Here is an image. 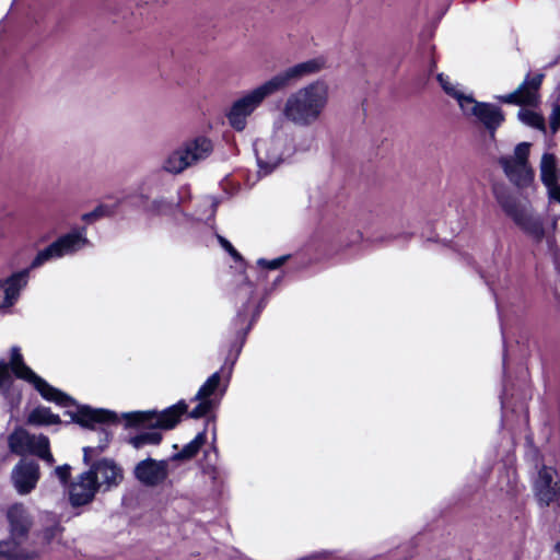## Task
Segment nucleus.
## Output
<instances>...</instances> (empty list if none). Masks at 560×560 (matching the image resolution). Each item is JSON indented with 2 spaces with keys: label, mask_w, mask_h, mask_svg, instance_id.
Returning <instances> with one entry per match:
<instances>
[{
  "label": "nucleus",
  "mask_w": 560,
  "mask_h": 560,
  "mask_svg": "<svg viewBox=\"0 0 560 560\" xmlns=\"http://www.w3.org/2000/svg\"><path fill=\"white\" fill-rule=\"evenodd\" d=\"M325 65L326 61L323 57L308 59L276 73L253 89L244 91L231 103L226 112L229 125L236 131H244L248 118L261 107L267 98L302 79L319 72L325 68Z\"/></svg>",
  "instance_id": "nucleus-1"
},
{
  "label": "nucleus",
  "mask_w": 560,
  "mask_h": 560,
  "mask_svg": "<svg viewBox=\"0 0 560 560\" xmlns=\"http://www.w3.org/2000/svg\"><path fill=\"white\" fill-rule=\"evenodd\" d=\"M328 103V84L320 80L313 81L287 96L281 115L293 126L307 128L322 119Z\"/></svg>",
  "instance_id": "nucleus-2"
},
{
  "label": "nucleus",
  "mask_w": 560,
  "mask_h": 560,
  "mask_svg": "<svg viewBox=\"0 0 560 560\" xmlns=\"http://www.w3.org/2000/svg\"><path fill=\"white\" fill-rule=\"evenodd\" d=\"M288 151V138L282 127H275L271 135L259 138L255 142L258 164L266 172L278 166Z\"/></svg>",
  "instance_id": "nucleus-3"
},
{
  "label": "nucleus",
  "mask_w": 560,
  "mask_h": 560,
  "mask_svg": "<svg viewBox=\"0 0 560 560\" xmlns=\"http://www.w3.org/2000/svg\"><path fill=\"white\" fill-rule=\"evenodd\" d=\"M530 143L517 144L512 154L501 158L500 164L506 176L517 186L528 185L533 177V168L528 162Z\"/></svg>",
  "instance_id": "nucleus-4"
},
{
  "label": "nucleus",
  "mask_w": 560,
  "mask_h": 560,
  "mask_svg": "<svg viewBox=\"0 0 560 560\" xmlns=\"http://www.w3.org/2000/svg\"><path fill=\"white\" fill-rule=\"evenodd\" d=\"M9 447L19 455L34 454L49 464L54 463L48 439L44 435H31L22 428L16 429L9 436Z\"/></svg>",
  "instance_id": "nucleus-5"
},
{
  "label": "nucleus",
  "mask_w": 560,
  "mask_h": 560,
  "mask_svg": "<svg viewBox=\"0 0 560 560\" xmlns=\"http://www.w3.org/2000/svg\"><path fill=\"white\" fill-rule=\"evenodd\" d=\"M11 366L18 377L26 380L27 382L34 384L35 388L40 393V395L45 399L55 401L58 405L66 407L72 404V399L68 395L51 387L43 378L37 376L30 368L24 365V363L22 362L21 354L15 350L13 351L12 354Z\"/></svg>",
  "instance_id": "nucleus-6"
},
{
  "label": "nucleus",
  "mask_w": 560,
  "mask_h": 560,
  "mask_svg": "<svg viewBox=\"0 0 560 560\" xmlns=\"http://www.w3.org/2000/svg\"><path fill=\"white\" fill-rule=\"evenodd\" d=\"M187 404L179 401L176 405L161 411H135L127 415L130 422L148 423L151 427L164 430L173 429L179 421L182 415L187 411Z\"/></svg>",
  "instance_id": "nucleus-7"
},
{
  "label": "nucleus",
  "mask_w": 560,
  "mask_h": 560,
  "mask_svg": "<svg viewBox=\"0 0 560 560\" xmlns=\"http://www.w3.org/2000/svg\"><path fill=\"white\" fill-rule=\"evenodd\" d=\"M88 240L81 232L66 234L58 238L57 241H55L45 249L38 252V254L31 264V268H37L50 259L60 258L66 255H71L79 250L80 248H82L83 246H85Z\"/></svg>",
  "instance_id": "nucleus-8"
},
{
  "label": "nucleus",
  "mask_w": 560,
  "mask_h": 560,
  "mask_svg": "<svg viewBox=\"0 0 560 560\" xmlns=\"http://www.w3.org/2000/svg\"><path fill=\"white\" fill-rule=\"evenodd\" d=\"M7 520L11 546H27V537L33 527V517L27 506L14 503L8 508Z\"/></svg>",
  "instance_id": "nucleus-9"
},
{
  "label": "nucleus",
  "mask_w": 560,
  "mask_h": 560,
  "mask_svg": "<svg viewBox=\"0 0 560 560\" xmlns=\"http://www.w3.org/2000/svg\"><path fill=\"white\" fill-rule=\"evenodd\" d=\"M460 110L465 116L475 117L480 121L490 131L492 138L495 129L504 121V115L498 106L477 102L472 96Z\"/></svg>",
  "instance_id": "nucleus-10"
},
{
  "label": "nucleus",
  "mask_w": 560,
  "mask_h": 560,
  "mask_svg": "<svg viewBox=\"0 0 560 560\" xmlns=\"http://www.w3.org/2000/svg\"><path fill=\"white\" fill-rule=\"evenodd\" d=\"M539 504L548 506L560 498V486L557 471L551 467H542L534 486Z\"/></svg>",
  "instance_id": "nucleus-11"
},
{
  "label": "nucleus",
  "mask_w": 560,
  "mask_h": 560,
  "mask_svg": "<svg viewBox=\"0 0 560 560\" xmlns=\"http://www.w3.org/2000/svg\"><path fill=\"white\" fill-rule=\"evenodd\" d=\"M542 74L526 78L524 82L512 93L499 96L498 100L514 105L535 106L539 100V88L542 82Z\"/></svg>",
  "instance_id": "nucleus-12"
},
{
  "label": "nucleus",
  "mask_w": 560,
  "mask_h": 560,
  "mask_svg": "<svg viewBox=\"0 0 560 560\" xmlns=\"http://www.w3.org/2000/svg\"><path fill=\"white\" fill-rule=\"evenodd\" d=\"M133 475L144 486H158L168 476V463L167 460L145 458L135 466Z\"/></svg>",
  "instance_id": "nucleus-13"
},
{
  "label": "nucleus",
  "mask_w": 560,
  "mask_h": 560,
  "mask_svg": "<svg viewBox=\"0 0 560 560\" xmlns=\"http://www.w3.org/2000/svg\"><path fill=\"white\" fill-rule=\"evenodd\" d=\"M39 477V466L34 462L27 460H21L11 472L13 487L21 495L31 493L35 489Z\"/></svg>",
  "instance_id": "nucleus-14"
},
{
  "label": "nucleus",
  "mask_w": 560,
  "mask_h": 560,
  "mask_svg": "<svg viewBox=\"0 0 560 560\" xmlns=\"http://www.w3.org/2000/svg\"><path fill=\"white\" fill-rule=\"evenodd\" d=\"M89 472L98 483V490H110L120 485L124 479L122 468L112 459L104 458L92 465Z\"/></svg>",
  "instance_id": "nucleus-15"
},
{
  "label": "nucleus",
  "mask_w": 560,
  "mask_h": 560,
  "mask_svg": "<svg viewBox=\"0 0 560 560\" xmlns=\"http://www.w3.org/2000/svg\"><path fill=\"white\" fill-rule=\"evenodd\" d=\"M98 490V483L93 479L92 472L80 474L69 487V500L73 506L90 503Z\"/></svg>",
  "instance_id": "nucleus-16"
},
{
  "label": "nucleus",
  "mask_w": 560,
  "mask_h": 560,
  "mask_svg": "<svg viewBox=\"0 0 560 560\" xmlns=\"http://www.w3.org/2000/svg\"><path fill=\"white\" fill-rule=\"evenodd\" d=\"M47 524L43 526L36 534V541L27 544L31 549L38 550L39 558L54 545L60 544L63 534V527L55 515L46 514Z\"/></svg>",
  "instance_id": "nucleus-17"
},
{
  "label": "nucleus",
  "mask_w": 560,
  "mask_h": 560,
  "mask_svg": "<svg viewBox=\"0 0 560 560\" xmlns=\"http://www.w3.org/2000/svg\"><path fill=\"white\" fill-rule=\"evenodd\" d=\"M540 178L550 199L560 202V170L551 154H544L540 161Z\"/></svg>",
  "instance_id": "nucleus-18"
},
{
  "label": "nucleus",
  "mask_w": 560,
  "mask_h": 560,
  "mask_svg": "<svg viewBox=\"0 0 560 560\" xmlns=\"http://www.w3.org/2000/svg\"><path fill=\"white\" fill-rule=\"evenodd\" d=\"M28 281V271L16 272L0 282V308L10 307L15 303L22 289Z\"/></svg>",
  "instance_id": "nucleus-19"
},
{
  "label": "nucleus",
  "mask_w": 560,
  "mask_h": 560,
  "mask_svg": "<svg viewBox=\"0 0 560 560\" xmlns=\"http://www.w3.org/2000/svg\"><path fill=\"white\" fill-rule=\"evenodd\" d=\"M28 281V271L16 272L0 282V308L10 307L15 303L22 289Z\"/></svg>",
  "instance_id": "nucleus-20"
},
{
  "label": "nucleus",
  "mask_w": 560,
  "mask_h": 560,
  "mask_svg": "<svg viewBox=\"0 0 560 560\" xmlns=\"http://www.w3.org/2000/svg\"><path fill=\"white\" fill-rule=\"evenodd\" d=\"M28 281V271L16 272L0 282V308L10 307L15 303L22 289Z\"/></svg>",
  "instance_id": "nucleus-21"
},
{
  "label": "nucleus",
  "mask_w": 560,
  "mask_h": 560,
  "mask_svg": "<svg viewBox=\"0 0 560 560\" xmlns=\"http://www.w3.org/2000/svg\"><path fill=\"white\" fill-rule=\"evenodd\" d=\"M504 208L506 212L513 217L515 222L533 237L541 240L546 235L541 219L530 209L523 208L517 210L508 205H504Z\"/></svg>",
  "instance_id": "nucleus-22"
},
{
  "label": "nucleus",
  "mask_w": 560,
  "mask_h": 560,
  "mask_svg": "<svg viewBox=\"0 0 560 560\" xmlns=\"http://www.w3.org/2000/svg\"><path fill=\"white\" fill-rule=\"evenodd\" d=\"M220 383V375L219 373H213L206 383L199 388L195 396V400L198 401L197 406L190 411L189 417L194 419H198L207 415L213 404L210 398V396L214 393V390L218 388Z\"/></svg>",
  "instance_id": "nucleus-23"
},
{
  "label": "nucleus",
  "mask_w": 560,
  "mask_h": 560,
  "mask_svg": "<svg viewBox=\"0 0 560 560\" xmlns=\"http://www.w3.org/2000/svg\"><path fill=\"white\" fill-rule=\"evenodd\" d=\"M182 145L192 166L200 161L206 160L213 150L211 140L206 137H197L184 142Z\"/></svg>",
  "instance_id": "nucleus-24"
},
{
  "label": "nucleus",
  "mask_w": 560,
  "mask_h": 560,
  "mask_svg": "<svg viewBox=\"0 0 560 560\" xmlns=\"http://www.w3.org/2000/svg\"><path fill=\"white\" fill-rule=\"evenodd\" d=\"M39 551L27 546H11L9 541H0V559L10 560H37Z\"/></svg>",
  "instance_id": "nucleus-25"
},
{
  "label": "nucleus",
  "mask_w": 560,
  "mask_h": 560,
  "mask_svg": "<svg viewBox=\"0 0 560 560\" xmlns=\"http://www.w3.org/2000/svg\"><path fill=\"white\" fill-rule=\"evenodd\" d=\"M191 166L183 145L172 151L162 164L163 170L171 174H179Z\"/></svg>",
  "instance_id": "nucleus-26"
},
{
  "label": "nucleus",
  "mask_w": 560,
  "mask_h": 560,
  "mask_svg": "<svg viewBox=\"0 0 560 560\" xmlns=\"http://www.w3.org/2000/svg\"><path fill=\"white\" fill-rule=\"evenodd\" d=\"M438 81L441 84L443 91L451 97L457 101L459 108L462 109L467 101L471 97V94H467L464 89L454 82L448 75L444 73L438 74Z\"/></svg>",
  "instance_id": "nucleus-27"
},
{
  "label": "nucleus",
  "mask_w": 560,
  "mask_h": 560,
  "mask_svg": "<svg viewBox=\"0 0 560 560\" xmlns=\"http://www.w3.org/2000/svg\"><path fill=\"white\" fill-rule=\"evenodd\" d=\"M114 419V415L103 409H91L82 407L77 416L79 423L85 427L92 425L94 422H107Z\"/></svg>",
  "instance_id": "nucleus-28"
},
{
  "label": "nucleus",
  "mask_w": 560,
  "mask_h": 560,
  "mask_svg": "<svg viewBox=\"0 0 560 560\" xmlns=\"http://www.w3.org/2000/svg\"><path fill=\"white\" fill-rule=\"evenodd\" d=\"M59 421V417L46 407H37L28 416V422L36 425H50Z\"/></svg>",
  "instance_id": "nucleus-29"
},
{
  "label": "nucleus",
  "mask_w": 560,
  "mask_h": 560,
  "mask_svg": "<svg viewBox=\"0 0 560 560\" xmlns=\"http://www.w3.org/2000/svg\"><path fill=\"white\" fill-rule=\"evenodd\" d=\"M518 119L526 126L545 130V120L540 114L533 109L522 108L518 110Z\"/></svg>",
  "instance_id": "nucleus-30"
},
{
  "label": "nucleus",
  "mask_w": 560,
  "mask_h": 560,
  "mask_svg": "<svg viewBox=\"0 0 560 560\" xmlns=\"http://www.w3.org/2000/svg\"><path fill=\"white\" fill-rule=\"evenodd\" d=\"M206 442V434L203 432L196 435V438L183 447V450L174 456L175 459H188L194 457L200 447Z\"/></svg>",
  "instance_id": "nucleus-31"
},
{
  "label": "nucleus",
  "mask_w": 560,
  "mask_h": 560,
  "mask_svg": "<svg viewBox=\"0 0 560 560\" xmlns=\"http://www.w3.org/2000/svg\"><path fill=\"white\" fill-rule=\"evenodd\" d=\"M162 441V434L156 431L140 433L130 440V444L139 450L145 445H158Z\"/></svg>",
  "instance_id": "nucleus-32"
},
{
  "label": "nucleus",
  "mask_w": 560,
  "mask_h": 560,
  "mask_svg": "<svg viewBox=\"0 0 560 560\" xmlns=\"http://www.w3.org/2000/svg\"><path fill=\"white\" fill-rule=\"evenodd\" d=\"M112 213L113 211L108 206L101 205L96 207L93 211L83 214L82 220L86 222H93L100 218L109 217L112 215Z\"/></svg>",
  "instance_id": "nucleus-33"
},
{
  "label": "nucleus",
  "mask_w": 560,
  "mask_h": 560,
  "mask_svg": "<svg viewBox=\"0 0 560 560\" xmlns=\"http://www.w3.org/2000/svg\"><path fill=\"white\" fill-rule=\"evenodd\" d=\"M285 259L287 257H279L269 261L265 259H259L258 264L267 269L273 270L282 266Z\"/></svg>",
  "instance_id": "nucleus-34"
},
{
  "label": "nucleus",
  "mask_w": 560,
  "mask_h": 560,
  "mask_svg": "<svg viewBox=\"0 0 560 560\" xmlns=\"http://www.w3.org/2000/svg\"><path fill=\"white\" fill-rule=\"evenodd\" d=\"M218 240H219V243L221 244V246L226 250L229 252V254L236 260L241 259V255L237 253V250L233 247V245L228 241L225 240L224 237L222 236H218Z\"/></svg>",
  "instance_id": "nucleus-35"
},
{
  "label": "nucleus",
  "mask_w": 560,
  "mask_h": 560,
  "mask_svg": "<svg viewBox=\"0 0 560 560\" xmlns=\"http://www.w3.org/2000/svg\"><path fill=\"white\" fill-rule=\"evenodd\" d=\"M70 469L71 468L68 465H62V466L56 467L55 474L60 479V481L62 483H65L68 480V478L70 476Z\"/></svg>",
  "instance_id": "nucleus-36"
},
{
  "label": "nucleus",
  "mask_w": 560,
  "mask_h": 560,
  "mask_svg": "<svg viewBox=\"0 0 560 560\" xmlns=\"http://www.w3.org/2000/svg\"><path fill=\"white\" fill-rule=\"evenodd\" d=\"M9 378H10V373H9L7 364L0 363V388L5 385V383L9 381Z\"/></svg>",
  "instance_id": "nucleus-37"
},
{
  "label": "nucleus",
  "mask_w": 560,
  "mask_h": 560,
  "mask_svg": "<svg viewBox=\"0 0 560 560\" xmlns=\"http://www.w3.org/2000/svg\"><path fill=\"white\" fill-rule=\"evenodd\" d=\"M550 124L555 131L560 127V105L555 107Z\"/></svg>",
  "instance_id": "nucleus-38"
},
{
  "label": "nucleus",
  "mask_w": 560,
  "mask_h": 560,
  "mask_svg": "<svg viewBox=\"0 0 560 560\" xmlns=\"http://www.w3.org/2000/svg\"><path fill=\"white\" fill-rule=\"evenodd\" d=\"M92 451L91 447H84L83 452H84V462L88 463L89 459H90V452Z\"/></svg>",
  "instance_id": "nucleus-39"
},
{
  "label": "nucleus",
  "mask_w": 560,
  "mask_h": 560,
  "mask_svg": "<svg viewBox=\"0 0 560 560\" xmlns=\"http://www.w3.org/2000/svg\"><path fill=\"white\" fill-rule=\"evenodd\" d=\"M556 225H557V219H553V220H552V223H551V228H552V230H555V229H556Z\"/></svg>",
  "instance_id": "nucleus-40"
},
{
  "label": "nucleus",
  "mask_w": 560,
  "mask_h": 560,
  "mask_svg": "<svg viewBox=\"0 0 560 560\" xmlns=\"http://www.w3.org/2000/svg\"><path fill=\"white\" fill-rule=\"evenodd\" d=\"M556 550H557V552L560 555V544H558V545L556 546Z\"/></svg>",
  "instance_id": "nucleus-41"
}]
</instances>
